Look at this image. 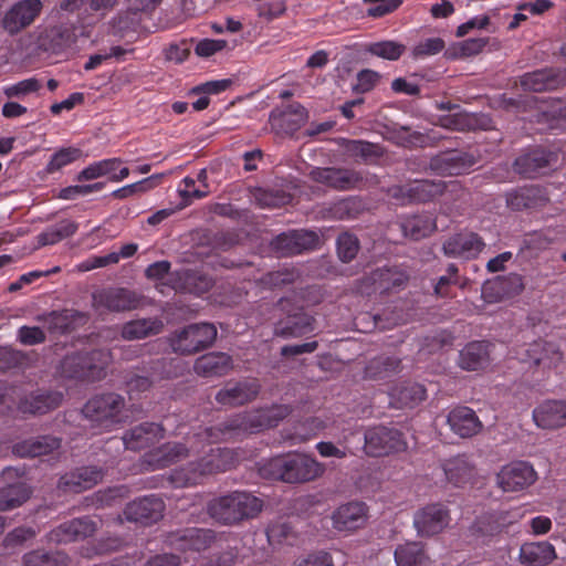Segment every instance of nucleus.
<instances>
[{
    "mask_svg": "<svg viewBox=\"0 0 566 566\" xmlns=\"http://www.w3.org/2000/svg\"><path fill=\"white\" fill-rule=\"evenodd\" d=\"M266 430L265 421L260 409L238 413L218 427L200 429L188 436L186 443L169 442L146 453L144 464L147 470H160L189 454L205 453L197 462L175 470L170 482L176 488L192 486L201 483L205 478L229 470L234 465V453L230 449L210 448L205 451L206 442L214 443L220 440L239 438Z\"/></svg>",
    "mask_w": 566,
    "mask_h": 566,
    "instance_id": "obj_1",
    "label": "nucleus"
},
{
    "mask_svg": "<svg viewBox=\"0 0 566 566\" xmlns=\"http://www.w3.org/2000/svg\"><path fill=\"white\" fill-rule=\"evenodd\" d=\"M325 467L304 453H291L270 459L262 468L263 474L285 483H305L323 475Z\"/></svg>",
    "mask_w": 566,
    "mask_h": 566,
    "instance_id": "obj_2",
    "label": "nucleus"
},
{
    "mask_svg": "<svg viewBox=\"0 0 566 566\" xmlns=\"http://www.w3.org/2000/svg\"><path fill=\"white\" fill-rule=\"evenodd\" d=\"M262 501L245 491H234L211 500L209 515L224 525H233L243 520L253 518L262 510Z\"/></svg>",
    "mask_w": 566,
    "mask_h": 566,
    "instance_id": "obj_3",
    "label": "nucleus"
},
{
    "mask_svg": "<svg viewBox=\"0 0 566 566\" xmlns=\"http://www.w3.org/2000/svg\"><path fill=\"white\" fill-rule=\"evenodd\" d=\"M83 416L93 427L111 430L128 418L123 396L114 392L91 398L82 409Z\"/></svg>",
    "mask_w": 566,
    "mask_h": 566,
    "instance_id": "obj_4",
    "label": "nucleus"
},
{
    "mask_svg": "<svg viewBox=\"0 0 566 566\" xmlns=\"http://www.w3.org/2000/svg\"><path fill=\"white\" fill-rule=\"evenodd\" d=\"M112 356L108 350H94L91 353H76L67 355L60 365L61 375L66 378L98 380L105 376Z\"/></svg>",
    "mask_w": 566,
    "mask_h": 566,
    "instance_id": "obj_5",
    "label": "nucleus"
},
{
    "mask_svg": "<svg viewBox=\"0 0 566 566\" xmlns=\"http://www.w3.org/2000/svg\"><path fill=\"white\" fill-rule=\"evenodd\" d=\"M217 337V328L213 324H190L180 331H176L169 337L172 350L181 355H191L211 346Z\"/></svg>",
    "mask_w": 566,
    "mask_h": 566,
    "instance_id": "obj_6",
    "label": "nucleus"
},
{
    "mask_svg": "<svg viewBox=\"0 0 566 566\" xmlns=\"http://www.w3.org/2000/svg\"><path fill=\"white\" fill-rule=\"evenodd\" d=\"M142 296L124 287H104L92 293V307L99 315L137 308Z\"/></svg>",
    "mask_w": 566,
    "mask_h": 566,
    "instance_id": "obj_7",
    "label": "nucleus"
},
{
    "mask_svg": "<svg viewBox=\"0 0 566 566\" xmlns=\"http://www.w3.org/2000/svg\"><path fill=\"white\" fill-rule=\"evenodd\" d=\"M405 449L406 442L397 429L378 426L365 432L364 450L368 455L381 457Z\"/></svg>",
    "mask_w": 566,
    "mask_h": 566,
    "instance_id": "obj_8",
    "label": "nucleus"
},
{
    "mask_svg": "<svg viewBox=\"0 0 566 566\" xmlns=\"http://www.w3.org/2000/svg\"><path fill=\"white\" fill-rule=\"evenodd\" d=\"M537 480V473L533 465L526 461L511 462L500 470L496 475L497 485L504 492H520Z\"/></svg>",
    "mask_w": 566,
    "mask_h": 566,
    "instance_id": "obj_9",
    "label": "nucleus"
},
{
    "mask_svg": "<svg viewBox=\"0 0 566 566\" xmlns=\"http://www.w3.org/2000/svg\"><path fill=\"white\" fill-rule=\"evenodd\" d=\"M482 238L472 231H461L449 237L442 244L443 254L448 258L471 260L484 249Z\"/></svg>",
    "mask_w": 566,
    "mask_h": 566,
    "instance_id": "obj_10",
    "label": "nucleus"
},
{
    "mask_svg": "<svg viewBox=\"0 0 566 566\" xmlns=\"http://www.w3.org/2000/svg\"><path fill=\"white\" fill-rule=\"evenodd\" d=\"M450 523V513L441 503L428 504L415 513L413 526L421 536L440 533Z\"/></svg>",
    "mask_w": 566,
    "mask_h": 566,
    "instance_id": "obj_11",
    "label": "nucleus"
},
{
    "mask_svg": "<svg viewBox=\"0 0 566 566\" xmlns=\"http://www.w3.org/2000/svg\"><path fill=\"white\" fill-rule=\"evenodd\" d=\"M165 504L156 495H147L128 503L124 510L127 521L151 524L163 517Z\"/></svg>",
    "mask_w": 566,
    "mask_h": 566,
    "instance_id": "obj_12",
    "label": "nucleus"
},
{
    "mask_svg": "<svg viewBox=\"0 0 566 566\" xmlns=\"http://www.w3.org/2000/svg\"><path fill=\"white\" fill-rule=\"evenodd\" d=\"M557 163L558 154L556 151L534 149L517 157L514 167L520 175L533 178L554 167Z\"/></svg>",
    "mask_w": 566,
    "mask_h": 566,
    "instance_id": "obj_13",
    "label": "nucleus"
},
{
    "mask_svg": "<svg viewBox=\"0 0 566 566\" xmlns=\"http://www.w3.org/2000/svg\"><path fill=\"white\" fill-rule=\"evenodd\" d=\"M532 419L543 430H557L566 427V401L545 400L533 409Z\"/></svg>",
    "mask_w": 566,
    "mask_h": 566,
    "instance_id": "obj_14",
    "label": "nucleus"
},
{
    "mask_svg": "<svg viewBox=\"0 0 566 566\" xmlns=\"http://www.w3.org/2000/svg\"><path fill=\"white\" fill-rule=\"evenodd\" d=\"M260 385L256 380L228 382L216 395V401L224 407H237L256 398Z\"/></svg>",
    "mask_w": 566,
    "mask_h": 566,
    "instance_id": "obj_15",
    "label": "nucleus"
},
{
    "mask_svg": "<svg viewBox=\"0 0 566 566\" xmlns=\"http://www.w3.org/2000/svg\"><path fill=\"white\" fill-rule=\"evenodd\" d=\"M311 175L314 180L340 191L354 189L363 180L359 171L347 168H316Z\"/></svg>",
    "mask_w": 566,
    "mask_h": 566,
    "instance_id": "obj_16",
    "label": "nucleus"
},
{
    "mask_svg": "<svg viewBox=\"0 0 566 566\" xmlns=\"http://www.w3.org/2000/svg\"><path fill=\"white\" fill-rule=\"evenodd\" d=\"M122 165L123 160L117 157L94 161L77 174L76 180L87 181L107 176L111 181H123L129 176V169Z\"/></svg>",
    "mask_w": 566,
    "mask_h": 566,
    "instance_id": "obj_17",
    "label": "nucleus"
},
{
    "mask_svg": "<svg viewBox=\"0 0 566 566\" xmlns=\"http://www.w3.org/2000/svg\"><path fill=\"white\" fill-rule=\"evenodd\" d=\"M41 9L42 2L40 0H22L6 13L2 27L10 34H15L31 24Z\"/></svg>",
    "mask_w": 566,
    "mask_h": 566,
    "instance_id": "obj_18",
    "label": "nucleus"
},
{
    "mask_svg": "<svg viewBox=\"0 0 566 566\" xmlns=\"http://www.w3.org/2000/svg\"><path fill=\"white\" fill-rule=\"evenodd\" d=\"M333 527L338 532H353L365 525L367 507L363 502H348L339 505L332 514Z\"/></svg>",
    "mask_w": 566,
    "mask_h": 566,
    "instance_id": "obj_19",
    "label": "nucleus"
},
{
    "mask_svg": "<svg viewBox=\"0 0 566 566\" xmlns=\"http://www.w3.org/2000/svg\"><path fill=\"white\" fill-rule=\"evenodd\" d=\"M213 538L212 531L191 527L170 535L169 544L182 553L201 552L210 547Z\"/></svg>",
    "mask_w": 566,
    "mask_h": 566,
    "instance_id": "obj_20",
    "label": "nucleus"
},
{
    "mask_svg": "<svg viewBox=\"0 0 566 566\" xmlns=\"http://www.w3.org/2000/svg\"><path fill=\"white\" fill-rule=\"evenodd\" d=\"M318 240V235L313 231L295 230L277 235L273 241V247L284 255H292L314 249Z\"/></svg>",
    "mask_w": 566,
    "mask_h": 566,
    "instance_id": "obj_21",
    "label": "nucleus"
},
{
    "mask_svg": "<svg viewBox=\"0 0 566 566\" xmlns=\"http://www.w3.org/2000/svg\"><path fill=\"white\" fill-rule=\"evenodd\" d=\"M447 421L451 430L461 438L473 437L483 429L474 410L464 406L453 408L449 412Z\"/></svg>",
    "mask_w": 566,
    "mask_h": 566,
    "instance_id": "obj_22",
    "label": "nucleus"
},
{
    "mask_svg": "<svg viewBox=\"0 0 566 566\" xmlns=\"http://www.w3.org/2000/svg\"><path fill=\"white\" fill-rule=\"evenodd\" d=\"M307 119V111L298 103L291 104L280 112H272L270 122L274 129L282 134H293Z\"/></svg>",
    "mask_w": 566,
    "mask_h": 566,
    "instance_id": "obj_23",
    "label": "nucleus"
},
{
    "mask_svg": "<svg viewBox=\"0 0 566 566\" xmlns=\"http://www.w3.org/2000/svg\"><path fill=\"white\" fill-rule=\"evenodd\" d=\"M103 479V471L95 467H84L63 475L59 488L65 492L80 493L96 485Z\"/></svg>",
    "mask_w": 566,
    "mask_h": 566,
    "instance_id": "obj_24",
    "label": "nucleus"
},
{
    "mask_svg": "<svg viewBox=\"0 0 566 566\" xmlns=\"http://www.w3.org/2000/svg\"><path fill=\"white\" fill-rule=\"evenodd\" d=\"M407 280L403 272L395 269H378L364 280L360 292L366 294L385 293L394 287L401 286Z\"/></svg>",
    "mask_w": 566,
    "mask_h": 566,
    "instance_id": "obj_25",
    "label": "nucleus"
},
{
    "mask_svg": "<svg viewBox=\"0 0 566 566\" xmlns=\"http://www.w3.org/2000/svg\"><path fill=\"white\" fill-rule=\"evenodd\" d=\"M563 353L559 346L552 342L537 340L526 349L525 360L543 368H556L563 361Z\"/></svg>",
    "mask_w": 566,
    "mask_h": 566,
    "instance_id": "obj_26",
    "label": "nucleus"
},
{
    "mask_svg": "<svg viewBox=\"0 0 566 566\" xmlns=\"http://www.w3.org/2000/svg\"><path fill=\"white\" fill-rule=\"evenodd\" d=\"M96 524L91 518H75L50 533V541L55 543H69L94 534Z\"/></svg>",
    "mask_w": 566,
    "mask_h": 566,
    "instance_id": "obj_27",
    "label": "nucleus"
},
{
    "mask_svg": "<svg viewBox=\"0 0 566 566\" xmlns=\"http://www.w3.org/2000/svg\"><path fill=\"white\" fill-rule=\"evenodd\" d=\"M490 364V344L486 342H471L459 353L458 365L464 370L475 371Z\"/></svg>",
    "mask_w": 566,
    "mask_h": 566,
    "instance_id": "obj_28",
    "label": "nucleus"
},
{
    "mask_svg": "<svg viewBox=\"0 0 566 566\" xmlns=\"http://www.w3.org/2000/svg\"><path fill=\"white\" fill-rule=\"evenodd\" d=\"M233 367L232 358L224 353H209L199 357L193 365L197 375L202 377H221Z\"/></svg>",
    "mask_w": 566,
    "mask_h": 566,
    "instance_id": "obj_29",
    "label": "nucleus"
},
{
    "mask_svg": "<svg viewBox=\"0 0 566 566\" xmlns=\"http://www.w3.org/2000/svg\"><path fill=\"white\" fill-rule=\"evenodd\" d=\"M518 558L526 566H546L557 558L555 547L548 542L525 543L520 548Z\"/></svg>",
    "mask_w": 566,
    "mask_h": 566,
    "instance_id": "obj_30",
    "label": "nucleus"
},
{
    "mask_svg": "<svg viewBox=\"0 0 566 566\" xmlns=\"http://www.w3.org/2000/svg\"><path fill=\"white\" fill-rule=\"evenodd\" d=\"M163 438V428L157 423L145 422L127 432L123 443L127 449L139 450Z\"/></svg>",
    "mask_w": 566,
    "mask_h": 566,
    "instance_id": "obj_31",
    "label": "nucleus"
},
{
    "mask_svg": "<svg viewBox=\"0 0 566 566\" xmlns=\"http://www.w3.org/2000/svg\"><path fill=\"white\" fill-rule=\"evenodd\" d=\"M403 237L418 241L431 235L437 230V222L431 214H415L400 221Z\"/></svg>",
    "mask_w": 566,
    "mask_h": 566,
    "instance_id": "obj_32",
    "label": "nucleus"
},
{
    "mask_svg": "<svg viewBox=\"0 0 566 566\" xmlns=\"http://www.w3.org/2000/svg\"><path fill=\"white\" fill-rule=\"evenodd\" d=\"M62 399L61 392H38L21 400L18 408L23 413L42 415L57 408Z\"/></svg>",
    "mask_w": 566,
    "mask_h": 566,
    "instance_id": "obj_33",
    "label": "nucleus"
},
{
    "mask_svg": "<svg viewBox=\"0 0 566 566\" xmlns=\"http://www.w3.org/2000/svg\"><path fill=\"white\" fill-rule=\"evenodd\" d=\"M446 479L454 486L469 483L474 475V468L464 455H458L442 463Z\"/></svg>",
    "mask_w": 566,
    "mask_h": 566,
    "instance_id": "obj_34",
    "label": "nucleus"
},
{
    "mask_svg": "<svg viewBox=\"0 0 566 566\" xmlns=\"http://www.w3.org/2000/svg\"><path fill=\"white\" fill-rule=\"evenodd\" d=\"M390 405L395 408H413L426 399V389L420 384H403L390 394Z\"/></svg>",
    "mask_w": 566,
    "mask_h": 566,
    "instance_id": "obj_35",
    "label": "nucleus"
},
{
    "mask_svg": "<svg viewBox=\"0 0 566 566\" xmlns=\"http://www.w3.org/2000/svg\"><path fill=\"white\" fill-rule=\"evenodd\" d=\"M164 324L159 318H139L127 322L122 327V337L127 340L146 338L163 331Z\"/></svg>",
    "mask_w": 566,
    "mask_h": 566,
    "instance_id": "obj_36",
    "label": "nucleus"
},
{
    "mask_svg": "<svg viewBox=\"0 0 566 566\" xmlns=\"http://www.w3.org/2000/svg\"><path fill=\"white\" fill-rule=\"evenodd\" d=\"M60 443V439L54 437H38L35 439H30L21 443H17L13 447V452L21 458L40 457L57 449Z\"/></svg>",
    "mask_w": 566,
    "mask_h": 566,
    "instance_id": "obj_37",
    "label": "nucleus"
},
{
    "mask_svg": "<svg viewBox=\"0 0 566 566\" xmlns=\"http://www.w3.org/2000/svg\"><path fill=\"white\" fill-rule=\"evenodd\" d=\"M313 317L305 313L289 316L286 322H280L275 327V334L282 337H298L314 329Z\"/></svg>",
    "mask_w": 566,
    "mask_h": 566,
    "instance_id": "obj_38",
    "label": "nucleus"
},
{
    "mask_svg": "<svg viewBox=\"0 0 566 566\" xmlns=\"http://www.w3.org/2000/svg\"><path fill=\"white\" fill-rule=\"evenodd\" d=\"M521 84L524 90L542 92L556 88L559 82L552 70H539L525 74Z\"/></svg>",
    "mask_w": 566,
    "mask_h": 566,
    "instance_id": "obj_39",
    "label": "nucleus"
},
{
    "mask_svg": "<svg viewBox=\"0 0 566 566\" xmlns=\"http://www.w3.org/2000/svg\"><path fill=\"white\" fill-rule=\"evenodd\" d=\"M30 495L31 490L23 482L0 489V511H9L22 505Z\"/></svg>",
    "mask_w": 566,
    "mask_h": 566,
    "instance_id": "obj_40",
    "label": "nucleus"
},
{
    "mask_svg": "<svg viewBox=\"0 0 566 566\" xmlns=\"http://www.w3.org/2000/svg\"><path fill=\"white\" fill-rule=\"evenodd\" d=\"M474 165L471 156L460 153H451L438 161L437 168L446 175L458 176L467 172Z\"/></svg>",
    "mask_w": 566,
    "mask_h": 566,
    "instance_id": "obj_41",
    "label": "nucleus"
},
{
    "mask_svg": "<svg viewBox=\"0 0 566 566\" xmlns=\"http://www.w3.org/2000/svg\"><path fill=\"white\" fill-rule=\"evenodd\" d=\"M395 560L397 566H423L427 556L419 543H406L396 548Z\"/></svg>",
    "mask_w": 566,
    "mask_h": 566,
    "instance_id": "obj_42",
    "label": "nucleus"
},
{
    "mask_svg": "<svg viewBox=\"0 0 566 566\" xmlns=\"http://www.w3.org/2000/svg\"><path fill=\"white\" fill-rule=\"evenodd\" d=\"M340 145L344 149V154L356 160L360 159L363 161H367L371 157L378 156L377 146L368 142L342 139Z\"/></svg>",
    "mask_w": 566,
    "mask_h": 566,
    "instance_id": "obj_43",
    "label": "nucleus"
},
{
    "mask_svg": "<svg viewBox=\"0 0 566 566\" xmlns=\"http://www.w3.org/2000/svg\"><path fill=\"white\" fill-rule=\"evenodd\" d=\"M503 525L494 514L485 515L474 522L471 526V533L476 539L485 542L486 538L499 534Z\"/></svg>",
    "mask_w": 566,
    "mask_h": 566,
    "instance_id": "obj_44",
    "label": "nucleus"
},
{
    "mask_svg": "<svg viewBox=\"0 0 566 566\" xmlns=\"http://www.w3.org/2000/svg\"><path fill=\"white\" fill-rule=\"evenodd\" d=\"M400 360L394 357H377L369 361L365 373L369 378H385L399 369Z\"/></svg>",
    "mask_w": 566,
    "mask_h": 566,
    "instance_id": "obj_45",
    "label": "nucleus"
},
{
    "mask_svg": "<svg viewBox=\"0 0 566 566\" xmlns=\"http://www.w3.org/2000/svg\"><path fill=\"white\" fill-rule=\"evenodd\" d=\"M405 51L406 46L402 43L390 40L374 42L367 48L370 54L389 61L398 60Z\"/></svg>",
    "mask_w": 566,
    "mask_h": 566,
    "instance_id": "obj_46",
    "label": "nucleus"
},
{
    "mask_svg": "<svg viewBox=\"0 0 566 566\" xmlns=\"http://www.w3.org/2000/svg\"><path fill=\"white\" fill-rule=\"evenodd\" d=\"M23 563L25 566H66L67 557L60 552L49 554L34 551L24 555Z\"/></svg>",
    "mask_w": 566,
    "mask_h": 566,
    "instance_id": "obj_47",
    "label": "nucleus"
},
{
    "mask_svg": "<svg viewBox=\"0 0 566 566\" xmlns=\"http://www.w3.org/2000/svg\"><path fill=\"white\" fill-rule=\"evenodd\" d=\"M82 150L77 147H65L56 150L46 165V171L49 174L61 170L63 167L71 165L72 163L80 159Z\"/></svg>",
    "mask_w": 566,
    "mask_h": 566,
    "instance_id": "obj_48",
    "label": "nucleus"
},
{
    "mask_svg": "<svg viewBox=\"0 0 566 566\" xmlns=\"http://www.w3.org/2000/svg\"><path fill=\"white\" fill-rule=\"evenodd\" d=\"M444 186L432 180L416 181L409 191L418 201H427L443 193Z\"/></svg>",
    "mask_w": 566,
    "mask_h": 566,
    "instance_id": "obj_49",
    "label": "nucleus"
},
{
    "mask_svg": "<svg viewBox=\"0 0 566 566\" xmlns=\"http://www.w3.org/2000/svg\"><path fill=\"white\" fill-rule=\"evenodd\" d=\"M363 209L361 201L357 198H345L333 203L331 212L336 219L356 218Z\"/></svg>",
    "mask_w": 566,
    "mask_h": 566,
    "instance_id": "obj_50",
    "label": "nucleus"
},
{
    "mask_svg": "<svg viewBox=\"0 0 566 566\" xmlns=\"http://www.w3.org/2000/svg\"><path fill=\"white\" fill-rule=\"evenodd\" d=\"M478 123V117L468 113H454L452 115L440 118V124L442 127L454 130L473 129Z\"/></svg>",
    "mask_w": 566,
    "mask_h": 566,
    "instance_id": "obj_51",
    "label": "nucleus"
},
{
    "mask_svg": "<svg viewBox=\"0 0 566 566\" xmlns=\"http://www.w3.org/2000/svg\"><path fill=\"white\" fill-rule=\"evenodd\" d=\"M300 277V272L295 269L284 268L274 272L266 273L262 282L271 287H281L294 283Z\"/></svg>",
    "mask_w": 566,
    "mask_h": 566,
    "instance_id": "obj_52",
    "label": "nucleus"
},
{
    "mask_svg": "<svg viewBox=\"0 0 566 566\" xmlns=\"http://www.w3.org/2000/svg\"><path fill=\"white\" fill-rule=\"evenodd\" d=\"M158 179L159 176H150L137 182L126 185L119 189L114 190L112 196L116 199H126L135 193L146 192L156 186Z\"/></svg>",
    "mask_w": 566,
    "mask_h": 566,
    "instance_id": "obj_53",
    "label": "nucleus"
},
{
    "mask_svg": "<svg viewBox=\"0 0 566 566\" xmlns=\"http://www.w3.org/2000/svg\"><path fill=\"white\" fill-rule=\"evenodd\" d=\"M178 193L182 198L185 206L189 205L196 199H201L208 196L209 189H200L196 186V179L191 177H185L179 186Z\"/></svg>",
    "mask_w": 566,
    "mask_h": 566,
    "instance_id": "obj_54",
    "label": "nucleus"
},
{
    "mask_svg": "<svg viewBox=\"0 0 566 566\" xmlns=\"http://www.w3.org/2000/svg\"><path fill=\"white\" fill-rule=\"evenodd\" d=\"M359 249L358 239L349 233H342L337 239V253L342 261H352Z\"/></svg>",
    "mask_w": 566,
    "mask_h": 566,
    "instance_id": "obj_55",
    "label": "nucleus"
},
{
    "mask_svg": "<svg viewBox=\"0 0 566 566\" xmlns=\"http://www.w3.org/2000/svg\"><path fill=\"white\" fill-rule=\"evenodd\" d=\"M41 87V82L35 77L22 80L18 83L8 85L3 88L7 97H23L30 93L36 92Z\"/></svg>",
    "mask_w": 566,
    "mask_h": 566,
    "instance_id": "obj_56",
    "label": "nucleus"
},
{
    "mask_svg": "<svg viewBox=\"0 0 566 566\" xmlns=\"http://www.w3.org/2000/svg\"><path fill=\"white\" fill-rule=\"evenodd\" d=\"M261 412L263 421H265L266 429H271L289 417L292 409L289 405H272L270 407L261 408Z\"/></svg>",
    "mask_w": 566,
    "mask_h": 566,
    "instance_id": "obj_57",
    "label": "nucleus"
},
{
    "mask_svg": "<svg viewBox=\"0 0 566 566\" xmlns=\"http://www.w3.org/2000/svg\"><path fill=\"white\" fill-rule=\"evenodd\" d=\"M256 10L260 18L271 21L282 15L286 6L284 0H256Z\"/></svg>",
    "mask_w": 566,
    "mask_h": 566,
    "instance_id": "obj_58",
    "label": "nucleus"
},
{
    "mask_svg": "<svg viewBox=\"0 0 566 566\" xmlns=\"http://www.w3.org/2000/svg\"><path fill=\"white\" fill-rule=\"evenodd\" d=\"M444 48V42L440 38H430L421 41L412 49V55L415 59L426 57L438 54Z\"/></svg>",
    "mask_w": 566,
    "mask_h": 566,
    "instance_id": "obj_59",
    "label": "nucleus"
},
{
    "mask_svg": "<svg viewBox=\"0 0 566 566\" xmlns=\"http://www.w3.org/2000/svg\"><path fill=\"white\" fill-rule=\"evenodd\" d=\"M18 339L21 344L32 346L45 340V333L38 326H22L18 331Z\"/></svg>",
    "mask_w": 566,
    "mask_h": 566,
    "instance_id": "obj_60",
    "label": "nucleus"
},
{
    "mask_svg": "<svg viewBox=\"0 0 566 566\" xmlns=\"http://www.w3.org/2000/svg\"><path fill=\"white\" fill-rule=\"evenodd\" d=\"M379 74L371 70H363L357 74V82L354 90L358 93L371 91L379 81Z\"/></svg>",
    "mask_w": 566,
    "mask_h": 566,
    "instance_id": "obj_61",
    "label": "nucleus"
},
{
    "mask_svg": "<svg viewBox=\"0 0 566 566\" xmlns=\"http://www.w3.org/2000/svg\"><path fill=\"white\" fill-rule=\"evenodd\" d=\"M226 45L224 40L203 39L197 43L195 52L199 56L209 57L224 49Z\"/></svg>",
    "mask_w": 566,
    "mask_h": 566,
    "instance_id": "obj_62",
    "label": "nucleus"
},
{
    "mask_svg": "<svg viewBox=\"0 0 566 566\" xmlns=\"http://www.w3.org/2000/svg\"><path fill=\"white\" fill-rule=\"evenodd\" d=\"M493 285L497 291L505 293H520L523 290L522 277L518 274H510L497 279Z\"/></svg>",
    "mask_w": 566,
    "mask_h": 566,
    "instance_id": "obj_63",
    "label": "nucleus"
},
{
    "mask_svg": "<svg viewBox=\"0 0 566 566\" xmlns=\"http://www.w3.org/2000/svg\"><path fill=\"white\" fill-rule=\"evenodd\" d=\"M84 102L83 93H72L66 99L55 103L51 106V113L54 115H59L62 111H71L76 105L82 104Z\"/></svg>",
    "mask_w": 566,
    "mask_h": 566,
    "instance_id": "obj_64",
    "label": "nucleus"
}]
</instances>
